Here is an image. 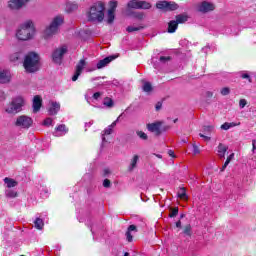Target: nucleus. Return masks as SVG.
I'll return each instance as SVG.
<instances>
[{"instance_id": "f257e3e1", "label": "nucleus", "mask_w": 256, "mask_h": 256, "mask_svg": "<svg viewBox=\"0 0 256 256\" xmlns=\"http://www.w3.org/2000/svg\"><path fill=\"white\" fill-rule=\"evenodd\" d=\"M65 18L61 15L55 16L51 23L45 27L42 35L45 39H51L54 35L59 33V27L63 25Z\"/></svg>"}, {"instance_id": "f03ea898", "label": "nucleus", "mask_w": 256, "mask_h": 256, "mask_svg": "<svg viewBox=\"0 0 256 256\" xmlns=\"http://www.w3.org/2000/svg\"><path fill=\"white\" fill-rule=\"evenodd\" d=\"M34 35L35 26L31 20L24 22L16 32V37L19 41H29V39H33Z\"/></svg>"}, {"instance_id": "7ed1b4c3", "label": "nucleus", "mask_w": 256, "mask_h": 256, "mask_svg": "<svg viewBox=\"0 0 256 256\" xmlns=\"http://www.w3.org/2000/svg\"><path fill=\"white\" fill-rule=\"evenodd\" d=\"M41 58L35 52H30L25 56L24 69L27 73H35L41 68Z\"/></svg>"}, {"instance_id": "20e7f679", "label": "nucleus", "mask_w": 256, "mask_h": 256, "mask_svg": "<svg viewBox=\"0 0 256 256\" xmlns=\"http://www.w3.org/2000/svg\"><path fill=\"white\" fill-rule=\"evenodd\" d=\"M88 19L101 23L105 19V4L103 2L94 3L88 12Z\"/></svg>"}, {"instance_id": "39448f33", "label": "nucleus", "mask_w": 256, "mask_h": 256, "mask_svg": "<svg viewBox=\"0 0 256 256\" xmlns=\"http://www.w3.org/2000/svg\"><path fill=\"white\" fill-rule=\"evenodd\" d=\"M23 107H25V98L23 96H17L8 103L4 111L7 115H17V113H21L23 111Z\"/></svg>"}, {"instance_id": "423d86ee", "label": "nucleus", "mask_w": 256, "mask_h": 256, "mask_svg": "<svg viewBox=\"0 0 256 256\" xmlns=\"http://www.w3.org/2000/svg\"><path fill=\"white\" fill-rule=\"evenodd\" d=\"M67 51H69V49L66 45L56 48L52 53L53 63H56V65H61V63L63 62V57H65Z\"/></svg>"}, {"instance_id": "0eeeda50", "label": "nucleus", "mask_w": 256, "mask_h": 256, "mask_svg": "<svg viewBox=\"0 0 256 256\" xmlns=\"http://www.w3.org/2000/svg\"><path fill=\"white\" fill-rule=\"evenodd\" d=\"M15 125L21 129H29L33 125V119L29 116L21 115L17 117Z\"/></svg>"}, {"instance_id": "6e6552de", "label": "nucleus", "mask_w": 256, "mask_h": 256, "mask_svg": "<svg viewBox=\"0 0 256 256\" xmlns=\"http://www.w3.org/2000/svg\"><path fill=\"white\" fill-rule=\"evenodd\" d=\"M156 8L161 11H177V9H179V5L175 2L159 1L156 4Z\"/></svg>"}, {"instance_id": "1a4fd4ad", "label": "nucleus", "mask_w": 256, "mask_h": 256, "mask_svg": "<svg viewBox=\"0 0 256 256\" xmlns=\"http://www.w3.org/2000/svg\"><path fill=\"white\" fill-rule=\"evenodd\" d=\"M127 7L129 9H151V3L147 1H137V0H131L128 2Z\"/></svg>"}, {"instance_id": "9d476101", "label": "nucleus", "mask_w": 256, "mask_h": 256, "mask_svg": "<svg viewBox=\"0 0 256 256\" xmlns=\"http://www.w3.org/2000/svg\"><path fill=\"white\" fill-rule=\"evenodd\" d=\"M29 3V0H9L8 8L11 11H19V9H23Z\"/></svg>"}, {"instance_id": "9b49d317", "label": "nucleus", "mask_w": 256, "mask_h": 256, "mask_svg": "<svg viewBox=\"0 0 256 256\" xmlns=\"http://www.w3.org/2000/svg\"><path fill=\"white\" fill-rule=\"evenodd\" d=\"M109 5L110 8L106 16V22L108 23V25H111V23L115 21V10L117 9V1H111Z\"/></svg>"}, {"instance_id": "f8f14e48", "label": "nucleus", "mask_w": 256, "mask_h": 256, "mask_svg": "<svg viewBox=\"0 0 256 256\" xmlns=\"http://www.w3.org/2000/svg\"><path fill=\"white\" fill-rule=\"evenodd\" d=\"M86 66H87V62L85 61V59H81L76 65V70H75V74L72 77V81H77V79H79V76L81 75V73H83V70L85 69Z\"/></svg>"}, {"instance_id": "ddd939ff", "label": "nucleus", "mask_w": 256, "mask_h": 256, "mask_svg": "<svg viewBox=\"0 0 256 256\" xmlns=\"http://www.w3.org/2000/svg\"><path fill=\"white\" fill-rule=\"evenodd\" d=\"M200 13H209V11H215V4L212 2L203 1L198 6Z\"/></svg>"}, {"instance_id": "4468645a", "label": "nucleus", "mask_w": 256, "mask_h": 256, "mask_svg": "<svg viewBox=\"0 0 256 256\" xmlns=\"http://www.w3.org/2000/svg\"><path fill=\"white\" fill-rule=\"evenodd\" d=\"M47 109L49 115H57L61 109V104L59 102L50 101Z\"/></svg>"}, {"instance_id": "2eb2a0df", "label": "nucleus", "mask_w": 256, "mask_h": 256, "mask_svg": "<svg viewBox=\"0 0 256 256\" xmlns=\"http://www.w3.org/2000/svg\"><path fill=\"white\" fill-rule=\"evenodd\" d=\"M43 105V99L41 98V96L36 95L33 98V113H39V111L41 110V106Z\"/></svg>"}, {"instance_id": "dca6fc26", "label": "nucleus", "mask_w": 256, "mask_h": 256, "mask_svg": "<svg viewBox=\"0 0 256 256\" xmlns=\"http://www.w3.org/2000/svg\"><path fill=\"white\" fill-rule=\"evenodd\" d=\"M68 132L69 129H67V126H65V124H60L55 128L54 136L63 137V135H67Z\"/></svg>"}, {"instance_id": "f3484780", "label": "nucleus", "mask_w": 256, "mask_h": 256, "mask_svg": "<svg viewBox=\"0 0 256 256\" xmlns=\"http://www.w3.org/2000/svg\"><path fill=\"white\" fill-rule=\"evenodd\" d=\"M11 82V72L8 70L0 69V83H10Z\"/></svg>"}, {"instance_id": "a211bd4d", "label": "nucleus", "mask_w": 256, "mask_h": 256, "mask_svg": "<svg viewBox=\"0 0 256 256\" xmlns=\"http://www.w3.org/2000/svg\"><path fill=\"white\" fill-rule=\"evenodd\" d=\"M117 121H119V118H117L116 121H114L111 125H109L108 127H106L104 129V131L102 132V141L103 143H105V135H111V133H113V129H115V127H117Z\"/></svg>"}, {"instance_id": "6ab92c4d", "label": "nucleus", "mask_w": 256, "mask_h": 256, "mask_svg": "<svg viewBox=\"0 0 256 256\" xmlns=\"http://www.w3.org/2000/svg\"><path fill=\"white\" fill-rule=\"evenodd\" d=\"M228 149H229V146L223 143H220L216 148L218 157H220V159H225V153H227Z\"/></svg>"}, {"instance_id": "aec40b11", "label": "nucleus", "mask_w": 256, "mask_h": 256, "mask_svg": "<svg viewBox=\"0 0 256 256\" xmlns=\"http://www.w3.org/2000/svg\"><path fill=\"white\" fill-rule=\"evenodd\" d=\"M113 59H115V57L109 56L100 60L96 65L97 69H103V67H107V65H109V63L113 61Z\"/></svg>"}, {"instance_id": "412c9836", "label": "nucleus", "mask_w": 256, "mask_h": 256, "mask_svg": "<svg viewBox=\"0 0 256 256\" xmlns=\"http://www.w3.org/2000/svg\"><path fill=\"white\" fill-rule=\"evenodd\" d=\"M148 131L151 133H160L161 131V122H155L147 125Z\"/></svg>"}, {"instance_id": "4be33fe9", "label": "nucleus", "mask_w": 256, "mask_h": 256, "mask_svg": "<svg viewBox=\"0 0 256 256\" xmlns=\"http://www.w3.org/2000/svg\"><path fill=\"white\" fill-rule=\"evenodd\" d=\"M4 183L7 187V189H13V187H17L19 185V182H17L13 178L6 177L4 178Z\"/></svg>"}, {"instance_id": "5701e85b", "label": "nucleus", "mask_w": 256, "mask_h": 256, "mask_svg": "<svg viewBox=\"0 0 256 256\" xmlns=\"http://www.w3.org/2000/svg\"><path fill=\"white\" fill-rule=\"evenodd\" d=\"M79 9V5L76 2H67L66 3V11L67 13H73V11H77Z\"/></svg>"}, {"instance_id": "b1692460", "label": "nucleus", "mask_w": 256, "mask_h": 256, "mask_svg": "<svg viewBox=\"0 0 256 256\" xmlns=\"http://www.w3.org/2000/svg\"><path fill=\"white\" fill-rule=\"evenodd\" d=\"M237 125H241V122H239L238 124L234 122H225L220 126V129H222L223 131H229V129H231L232 127H237Z\"/></svg>"}, {"instance_id": "393cba45", "label": "nucleus", "mask_w": 256, "mask_h": 256, "mask_svg": "<svg viewBox=\"0 0 256 256\" xmlns=\"http://www.w3.org/2000/svg\"><path fill=\"white\" fill-rule=\"evenodd\" d=\"M131 231H137V227L135 225H130L128 227V230L126 232V239L129 243H131V241H133V235H131Z\"/></svg>"}, {"instance_id": "a878e982", "label": "nucleus", "mask_w": 256, "mask_h": 256, "mask_svg": "<svg viewBox=\"0 0 256 256\" xmlns=\"http://www.w3.org/2000/svg\"><path fill=\"white\" fill-rule=\"evenodd\" d=\"M177 27H179V24L175 20H171L168 23V33H175V31H177Z\"/></svg>"}, {"instance_id": "bb28decb", "label": "nucleus", "mask_w": 256, "mask_h": 256, "mask_svg": "<svg viewBox=\"0 0 256 256\" xmlns=\"http://www.w3.org/2000/svg\"><path fill=\"white\" fill-rule=\"evenodd\" d=\"M139 162V155H134L130 161V165L128 167L129 171H133L135 167H137V163Z\"/></svg>"}, {"instance_id": "cd10ccee", "label": "nucleus", "mask_w": 256, "mask_h": 256, "mask_svg": "<svg viewBox=\"0 0 256 256\" xmlns=\"http://www.w3.org/2000/svg\"><path fill=\"white\" fill-rule=\"evenodd\" d=\"M178 25L179 23H187V21H189V16H187V14H179L176 16V20H175Z\"/></svg>"}, {"instance_id": "c85d7f7f", "label": "nucleus", "mask_w": 256, "mask_h": 256, "mask_svg": "<svg viewBox=\"0 0 256 256\" xmlns=\"http://www.w3.org/2000/svg\"><path fill=\"white\" fill-rule=\"evenodd\" d=\"M233 159H235V153H231V154L227 157V159H226L224 165H223L222 168H221V171H222V172L225 171V169H227V166L231 163V161H233Z\"/></svg>"}, {"instance_id": "c756f323", "label": "nucleus", "mask_w": 256, "mask_h": 256, "mask_svg": "<svg viewBox=\"0 0 256 256\" xmlns=\"http://www.w3.org/2000/svg\"><path fill=\"white\" fill-rule=\"evenodd\" d=\"M178 197L179 199H182V201H187L188 196H187V190L185 188H180L178 191Z\"/></svg>"}, {"instance_id": "7c9ffc66", "label": "nucleus", "mask_w": 256, "mask_h": 256, "mask_svg": "<svg viewBox=\"0 0 256 256\" xmlns=\"http://www.w3.org/2000/svg\"><path fill=\"white\" fill-rule=\"evenodd\" d=\"M17 191L8 189L5 191V196L8 197L9 199H15L17 197Z\"/></svg>"}, {"instance_id": "2f4dec72", "label": "nucleus", "mask_w": 256, "mask_h": 256, "mask_svg": "<svg viewBox=\"0 0 256 256\" xmlns=\"http://www.w3.org/2000/svg\"><path fill=\"white\" fill-rule=\"evenodd\" d=\"M141 29H145L144 26H128L126 28V31H128V33H134V31H141Z\"/></svg>"}, {"instance_id": "473e14b6", "label": "nucleus", "mask_w": 256, "mask_h": 256, "mask_svg": "<svg viewBox=\"0 0 256 256\" xmlns=\"http://www.w3.org/2000/svg\"><path fill=\"white\" fill-rule=\"evenodd\" d=\"M142 89L144 93H151V91H153V86L151 85V83L145 82L142 86Z\"/></svg>"}, {"instance_id": "72a5a7b5", "label": "nucleus", "mask_w": 256, "mask_h": 256, "mask_svg": "<svg viewBox=\"0 0 256 256\" xmlns=\"http://www.w3.org/2000/svg\"><path fill=\"white\" fill-rule=\"evenodd\" d=\"M44 223H43V219H41V218H36V220L34 221V226H35V228L36 229H43V227H44Z\"/></svg>"}, {"instance_id": "f704fd0d", "label": "nucleus", "mask_w": 256, "mask_h": 256, "mask_svg": "<svg viewBox=\"0 0 256 256\" xmlns=\"http://www.w3.org/2000/svg\"><path fill=\"white\" fill-rule=\"evenodd\" d=\"M22 56L23 54H21V52H16L10 56V61H13V63H15V61H19Z\"/></svg>"}, {"instance_id": "c9c22d12", "label": "nucleus", "mask_w": 256, "mask_h": 256, "mask_svg": "<svg viewBox=\"0 0 256 256\" xmlns=\"http://www.w3.org/2000/svg\"><path fill=\"white\" fill-rule=\"evenodd\" d=\"M103 105H105V107H113V99L106 97L103 101Z\"/></svg>"}, {"instance_id": "e433bc0d", "label": "nucleus", "mask_w": 256, "mask_h": 256, "mask_svg": "<svg viewBox=\"0 0 256 256\" xmlns=\"http://www.w3.org/2000/svg\"><path fill=\"white\" fill-rule=\"evenodd\" d=\"M184 235H187L188 237H191V226L190 224L186 225L183 229Z\"/></svg>"}, {"instance_id": "4c0bfd02", "label": "nucleus", "mask_w": 256, "mask_h": 256, "mask_svg": "<svg viewBox=\"0 0 256 256\" xmlns=\"http://www.w3.org/2000/svg\"><path fill=\"white\" fill-rule=\"evenodd\" d=\"M221 95L226 96L229 95V93H231V89H229V87H224L221 89Z\"/></svg>"}, {"instance_id": "58836bf2", "label": "nucleus", "mask_w": 256, "mask_h": 256, "mask_svg": "<svg viewBox=\"0 0 256 256\" xmlns=\"http://www.w3.org/2000/svg\"><path fill=\"white\" fill-rule=\"evenodd\" d=\"M103 95V92H95L92 96L93 99H95V101H99V99H101V96Z\"/></svg>"}, {"instance_id": "ea45409f", "label": "nucleus", "mask_w": 256, "mask_h": 256, "mask_svg": "<svg viewBox=\"0 0 256 256\" xmlns=\"http://www.w3.org/2000/svg\"><path fill=\"white\" fill-rule=\"evenodd\" d=\"M136 133H137L138 137H140V139H143L144 141H147V135L145 134V132L138 131Z\"/></svg>"}, {"instance_id": "a19ab883", "label": "nucleus", "mask_w": 256, "mask_h": 256, "mask_svg": "<svg viewBox=\"0 0 256 256\" xmlns=\"http://www.w3.org/2000/svg\"><path fill=\"white\" fill-rule=\"evenodd\" d=\"M192 147H193V154L194 155H199V153H201V150L199 149V146H197L196 144H193Z\"/></svg>"}, {"instance_id": "79ce46f5", "label": "nucleus", "mask_w": 256, "mask_h": 256, "mask_svg": "<svg viewBox=\"0 0 256 256\" xmlns=\"http://www.w3.org/2000/svg\"><path fill=\"white\" fill-rule=\"evenodd\" d=\"M178 213H179V208H174L171 210L169 217H177Z\"/></svg>"}, {"instance_id": "37998d69", "label": "nucleus", "mask_w": 256, "mask_h": 256, "mask_svg": "<svg viewBox=\"0 0 256 256\" xmlns=\"http://www.w3.org/2000/svg\"><path fill=\"white\" fill-rule=\"evenodd\" d=\"M159 61H160V63H167V61H171V57H169V56H161Z\"/></svg>"}, {"instance_id": "c03bdc74", "label": "nucleus", "mask_w": 256, "mask_h": 256, "mask_svg": "<svg viewBox=\"0 0 256 256\" xmlns=\"http://www.w3.org/2000/svg\"><path fill=\"white\" fill-rule=\"evenodd\" d=\"M246 105H247V100L246 99H240V101H239L240 109H245Z\"/></svg>"}, {"instance_id": "a18cd8bd", "label": "nucleus", "mask_w": 256, "mask_h": 256, "mask_svg": "<svg viewBox=\"0 0 256 256\" xmlns=\"http://www.w3.org/2000/svg\"><path fill=\"white\" fill-rule=\"evenodd\" d=\"M52 124H53V119L51 118H46L43 122V125H45L46 127H49Z\"/></svg>"}, {"instance_id": "49530a36", "label": "nucleus", "mask_w": 256, "mask_h": 256, "mask_svg": "<svg viewBox=\"0 0 256 256\" xmlns=\"http://www.w3.org/2000/svg\"><path fill=\"white\" fill-rule=\"evenodd\" d=\"M214 127L213 126H205L203 128L204 133H213Z\"/></svg>"}, {"instance_id": "de8ad7c7", "label": "nucleus", "mask_w": 256, "mask_h": 256, "mask_svg": "<svg viewBox=\"0 0 256 256\" xmlns=\"http://www.w3.org/2000/svg\"><path fill=\"white\" fill-rule=\"evenodd\" d=\"M134 17L136 18V19H143L144 17H145V14H143L142 12H135L134 13Z\"/></svg>"}, {"instance_id": "09e8293b", "label": "nucleus", "mask_w": 256, "mask_h": 256, "mask_svg": "<svg viewBox=\"0 0 256 256\" xmlns=\"http://www.w3.org/2000/svg\"><path fill=\"white\" fill-rule=\"evenodd\" d=\"M103 187H106V188L111 187V181L109 179H105L103 181Z\"/></svg>"}, {"instance_id": "8fccbe9b", "label": "nucleus", "mask_w": 256, "mask_h": 256, "mask_svg": "<svg viewBox=\"0 0 256 256\" xmlns=\"http://www.w3.org/2000/svg\"><path fill=\"white\" fill-rule=\"evenodd\" d=\"M199 137H202V139H204V141H211V137H209V136H206V135H204V134H199Z\"/></svg>"}, {"instance_id": "3c124183", "label": "nucleus", "mask_w": 256, "mask_h": 256, "mask_svg": "<svg viewBox=\"0 0 256 256\" xmlns=\"http://www.w3.org/2000/svg\"><path fill=\"white\" fill-rule=\"evenodd\" d=\"M242 79H248L249 83H251V78L249 77V74L244 73L241 75Z\"/></svg>"}, {"instance_id": "603ef678", "label": "nucleus", "mask_w": 256, "mask_h": 256, "mask_svg": "<svg viewBox=\"0 0 256 256\" xmlns=\"http://www.w3.org/2000/svg\"><path fill=\"white\" fill-rule=\"evenodd\" d=\"M168 155H169L170 157H173V158L177 157V156L175 155V152H174L173 150H169V151H168Z\"/></svg>"}, {"instance_id": "864d4df0", "label": "nucleus", "mask_w": 256, "mask_h": 256, "mask_svg": "<svg viewBox=\"0 0 256 256\" xmlns=\"http://www.w3.org/2000/svg\"><path fill=\"white\" fill-rule=\"evenodd\" d=\"M205 95H206V97H208L210 99L211 97H213V92L208 91L205 93Z\"/></svg>"}, {"instance_id": "5fc2aeb1", "label": "nucleus", "mask_w": 256, "mask_h": 256, "mask_svg": "<svg viewBox=\"0 0 256 256\" xmlns=\"http://www.w3.org/2000/svg\"><path fill=\"white\" fill-rule=\"evenodd\" d=\"M255 144H256V140H252V151H255L256 149Z\"/></svg>"}, {"instance_id": "6e6d98bb", "label": "nucleus", "mask_w": 256, "mask_h": 256, "mask_svg": "<svg viewBox=\"0 0 256 256\" xmlns=\"http://www.w3.org/2000/svg\"><path fill=\"white\" fill-rule=\"evenodd\" d=\"M109 173H111V171L109 169L104 170V176L105 177H107V175H109Z\"/></svg>"}, {"instance_id": "4d7b16f0", "label": "nucleus", "mask_w": 256, "mask_h": 256, "mask_svg": "<svg viewBox=\"0 0 256 256\" xmlns=\"http://www.w3.org/2000/svg\"><path fill=\"white\" fill-rule=\"evenodd\" d=\"M176 227L178 228V229H181V221L179 220L178 222H176Z\"/></svg>"}, {"instance_id": "13d9d810", "label": "nucleus", "mask_w": 256, "mask_h": 256, "mask_svg": "<svg viewBox=\"0 0 256 256\" xmlns=\"http://www.w3.org/2000/svg\"><path fill=\"white\" fill-rule=\"evenodd\" d=\"M154 155H155V157H157L158 159H163V156L160 155V154H154Z\"/></svg>"}, {"instance_id": "bf43d9fd", "label": "nucleus", "mask_w": 256, "mask_h": 256, "mask_svg": "<svg viewBox=\"0 0 256 256\" xmlns=\"http://www.w3.org/2000/svg\"><path fill=\"white\" fill-rule=\"evenodd\" d=\"M95 69H96V68H92V69H91V68H87V72H88V73H91V71H95Z\"/></svg>"}, {"instance_id": "052dcab7", "label": "nucleus", "mask_w": 256, "mask_h": 256, "mask_svg": "<svg viewBox=\"0 0 256 256\" xmlns=\"http://www.w3.org/2000/svg\"><path fill=\"white\" fill-rule=\"evenodd\" d=\"M161 109V105L160 104H157L156 105V111H159Z\"/></svg>"}, {"instance_id": "680f3d73", "label": "nucleus", "mask_w": 256, "mask_h": 256, "mask_svg": "<svg viewBox=\"0 0 256 256\" xmlns=\"http://www.w3.org/2000/svg\"><path fill=\"white\" fill-rule=\"evenodd\" d=\"M93 125V122L86 123V126L91 127Z\"/></svg>"}, {"instance_id": "e2e57ef3", "label": "nucleus", "mask_w": 256, "mask_h": 256, "mask_svg": "<svg viewBox=\"0 0 256 256\" xmlns=\"http://www.w3.org/2000/svg\"><path fill=\"white\" fill-rule=\"evenodd\" d=\"M124 256H129V253H128V252H126V253L124 254Z\"/></svg>"}, {"instance_id": "0e129e2a", "label": "nucleus", "mask_w": 256, "mask_h": 256, "mask_svg": "<svg viewBox=\"0 0 256 256\" xmlns=\"http://www.w3.org/2000/svg\"><path fill=\"white\" fill-rule=\"evenodd\" d=\"M177 121H178V120H177V119H175V120H174V123H177Z\"/></svg>"}, {"instance_id": "69168bd1", "label": "nucleus", "mask_w": 256, "mask_h": 256, "mask_svg": "<svg viewBox=\"0 0 256 256\" xmlns=\"http://www.w3.org/2000/svg\"><path fill=\"white\" fill-rule=\"evenodd\" d=\"M183 217H185L183 214L181 215V219H183Z\"/></svg>"}]
</instances>
